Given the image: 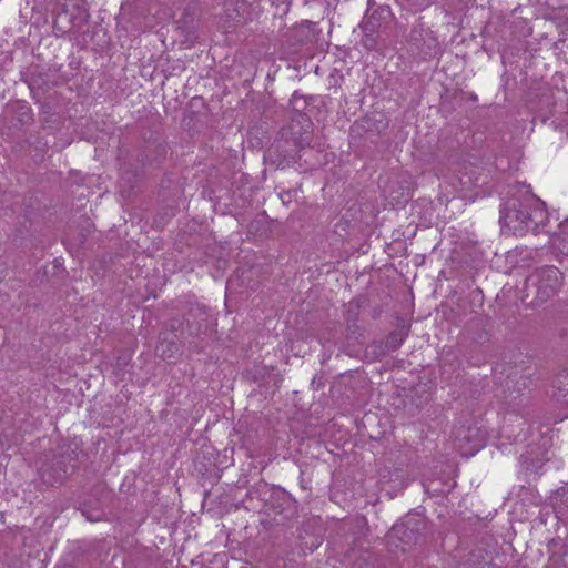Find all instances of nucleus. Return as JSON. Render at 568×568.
<instances>
[{
  "mask_svg": "<svg viewBox=\"0 0 568 568\" xmlns=\"http://www.w3.org/2000/svg\"><path fill=\"white\" fill-rule=\"evenodd\" d=\"M312 124L307 119L292 121L282 130V139L267 151V158H281L277 166L288 165L296 161L298 152L312 142Z\"/></svg>",
  "mask_w": 568,
  "mask_h": 568,
  "instance_id": "2",
  "label": "nucleus"
},
{
  "mask_svg": "<svg viewBox=\"0 0 568 568\" xmlns=\"http://www.w3.org/2000/svg\"><path fill=\"white\" fill-rule=\"evenodd\" d=\"M310 27H311V22L306 21V22H303L297 29L296 31L297 32H303L304 30H310Z\"/></svg>",
  "mask_w": 568,
  "mask_h": 568,
  "instance_id": "7",
  "label": "nucleus"
},
{
  "mask_svg": "<svg viewBox=\"0 0 568 568\" xmlns=\"http://www.w3.org/2000/svg\"><path fill=\"white\" fill-rule=\"evenodd\" d=\"M405 337H406V333L403 331L393 332L388 335L386 345L389 349L395 351L402 345Z\"/></svg>",
  "mask_w": 568,
  "mask_h": 568,
  "instance_id": "6",
  "label": "nucleus"
},
{
  "mask_svg": "<svg viewBox=\"0 0 568 568\" xmlns=\"http://www.w3.org/2000/svg\"><path fill=\"white\" fill-rule=\"evenodd\" d=\"M564 274L556 266L537 268L527 278V287L535 288L536 298L546 302L554 297L561 288Z\"/></svg>",
  "mask_w": 568,
  "mask_h": 568,
  "instance_id": "3",
  "label": "nucleus"
},
{
  "mask_svg": "<svg viewBox=\"0 0 568 568\" xmlns=\"http://www.w3.org/2000/svg\"><path fill=\"white\" fill-rule=\"evenodd\" d=\"M546 217L545 203L532 194L529 186L517 184L501 205L499 223L503 232L524 235L529 230L536 231Z\"/></svg>",
  "mask_w": 568,
  "mask_h": 568,
  "instance_id": "1",
  "label": "nucleus"
},
{
  "mask_svg": "<svg viewBox=\"0 0 568 568\" xmlns=\"http://www.w3.org/2000/svg\"><path fill=\"white\" fill-rule=\"evenodd\" d=\"M456 447L465 457L475 455L485 444V435L478 427L462 426L455 434Z\"/></svg>",
  "mask_w": 568,
  "mask_h": 568,
  "instance_id": "4",
  "label": "nucleus"
},
{
  "mask_svg": "<svg viewBox=\"0 0 568 568\" xmlns=\"http://www.w3.org/2000/svg\"><path fill=\"white\" fill-rule=\"evenodd\" d=\"M388 539H398L400 541H404L405 544H409L415 539V534L413 530H409L404 524H396L392 527L388 534Z\"/></svg>",
  "mask_w": 568,
  "mask_h": 568,
  "instance_id": "5",
  "label": "nucleus"
}]
</instances>
